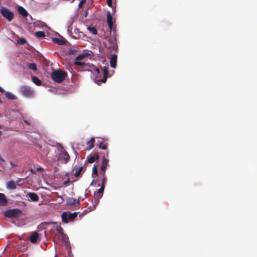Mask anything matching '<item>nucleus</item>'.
I'll return each instance as SVG.
<instances>
[{
  "label": "nucleus",
  "mask_w": 257,
  "mask_h": 257,
  "mask_svg": "<svg viewBox=\"0 0 257 257\" xmlns=\"http://www.w3.org/2000/svg\"><path fill=\"white\" fill-rule=\"evenodd\" d=\"M108 164V160L107 159L105 158V157H103V159L101 166V172L99 173L100 176H101V177L102 178L103 182H104L106 180L105 169Z\"/></svg>",
  "instance_id": "obj_8"
},
{
  "label": "nucleus",
  "mask_w": 257,
  "mask_h": 257,
  "mask_svg": "<svg viewBox=\"0 0 257 257\" xmlns=\"http://www.w3.org/2000/svg\"><path fill=\"white\" fill-rule=\"evenodd\" d=\"M99 156L97 153H94L93 155H88L87 157V160L88 163H92L95 161L98 160Z\"/></svg>",
  "instance_id": "obj_12"
},
{
  "label": "nucleus",
  "mask_w": 257,
  "mask_h": 257,
  "mask_svg": "<svg viewBox=\"0 0 257 257\" xmlns=\"http://www.w3.org/2000/svg\"><path fill=\"white\" fill-rule=\"evenodd\" d=\"M83 170V167H80L76 171L75 173V176L76 177H78L81 174L82 171Z\"/></svg>",
  "instance_id": "obj_30"
},
{
  "label": "nucleus",
  "mask_w": 257,
  "mask_h": 257,
  "mask_svg": "<svg viewBox=\"0 0 257 257\" xmlns=\"http://www.w3.org/2000/svg\"><path fill=\"white\" fill-rule=\"evenodd\" d=\"M26 42H27L26 40L24 38H23V37L20 38L17 40V43H18L20 44H22V45L25 44Z\"/></svg>",
  "instance_id": "obj_28"
},
{
  "label": "nucleus",
  "mask_w": 257,
  "mask_h": 257,
  "mask_svg": "<svg viewBox=\"0 0 257 257\" xmlns=\"http://www.w3.org/2000/svg\"><path fill=\"white\" fill-rule=\"evenodd\" d=\"M32 81L37 85L40 86L42 84L41 81L36 76H33L32 77Z\"/></svg>",
  "instance_id": "obj_21"
},
{
  "label": "nucleus",
  "mask_w": 257,
  "mask_h": 257,
  "mask_svg": "<svg viewBox=\"0 0 257 257\" xmlns=\"http://www.w3.org/2000/svg\"><path fill=\"white\" fill-rule=\"evenodd\" d=\"M7 203L8 201L5 195L3 193H0V205L5 206Z\"/></svg>",
  "instance_id": "obj_16"
},
{
  "label": "nucleus",
  "mask_w": 257,
  "mask_h": 257,
  "mask_svg": "<svg viewBox=\"0 0 257 257\" xmlns=\"http://www.w3.org/2000/svg\"><path fill=\"white\" fill-rule=\"evenodd\" d=\"M53 41L54 42H55L59 45H62L64 43L63 40H61L57 38H53Z\"/></svg>",
  "instance_id": "obj_27"
},
{
  "label": "nucleus",
  "mask_w": 257,
  "mask_h": 257,
  "mask_svg": "<svg viewBox=\"0 0 257 257\" xmlns=\"http://www.w3.org/2000/svg\"><path fill=\"white\" fill-rule=\"evenodd\" d=\"M78 212L69 213L63 212L61 215L62 220L65 223L73 221L78 215Z\"/></svg>",
  "instance_id": "obj_5"
},
{
  "label": "nucleus",
  "mask_w": 257,
  "mask_h": 257,
  "mask_svg": "<svg viewBox=\"0 0 257 257\" xmlns=\"http://www.w3.org/2000/svg\"><path fill=\"white\" fill-rule=\"evenodd\" d=\"M69 182H70L69 179H68L66 181H65L64 182V184L65 185H67L68 184V183H69Z\"/></svg>",
  "instance_id": "obj_36"
},
{
  "label": "nucleus",
  "mask_w": 257,
  "mask_h": 257,
  "mask_svg": "<svg viewBox=\"0 0 257 257\" xmlns=\"http://www.w3.org/2000/svg\"><path fill=\"white\" fill-rule=\"evenodd\" d=\"M107 23L111 32L113 28V19L109 12L107 13Z\"/></svg>",
  "instance_id": "obj_10"
},
{
  "label": "nucleus",
  "mask_w": 257,
  "mask_h": 257,
  "mask_svg": "<svg viewBox=\"0 0 257 257\" xmlns=\"http://www.w3.org/2000/svg\"><path fill=\"white\" fill-rule=\"evenodd\" d=\"M67 73L61 69L54 70L51 73L53 80L57 83H61L67 77Z\"/></svg>",
  "instance_id": "obj_2"
},
{
  "label": "nucleus",
  "mask_w": 257,
  "mask_h": 257,
  "mask_svg": "<svg viewBox=\"0 0 257 257\" xmlns=\"http://www.w3.org/2000/svg\"><path fill=\"white\" fill-rule=\"evenodd\" d=\"M108 49L110 50H114L115 52L117 50L118 46L116 42V39L114 37H110L108 40Z\"/></svg>",
  "instance_id": "obj_9"
},
{
  "label": "nucleus",
  "mask_w": 257,
  "mask_h": 257,
  "mask_svg": "<svg viewBox=\"0 0 257 257\" xmlns=\"http://www.w3.org/2000/svg\"><path fill=\"white\" fill-rule=\"evenodd\" d=\"M35 35L38 38H43L45 36V34L43 31H37L35 32Z\"/></svg>",
  "instance_id": "obj_23"
},
{
  "label": "nucleus",
  "mask_w": 257,
  "mask_h": 257,
  "mask_svg": "<svg viewBox=\"0 0 257 257\" xmlns=\"http://www.w3.org/2000/svg\"><path fill=\"white\" fill-rule=\"evenodd\" d=\"M99 148L102 150H106L107 149V144L104 143V142H101L99 145Z\"/></svg>",
  "instance_id": "obj_31"
},
{
  "label": "nucleus",
  "mask_w": 257,
  "mask_h": 257,
  "mask_svg": "<svg viewBox=\"0 0 257 257\" xmlns=\"http://www.w3.org/2000/svg\"><path fill=\"white\" fill-rule=\"evenodd\" d=\"M55 257H56V256Z\"/></svg>",
  "instance_id": "obj_43"
},
{
  "label": "nucleus",
  "mask_w": 257,
  "mask_h": 257,
  "mask_svg": "<svg viewBox=\"0 0 257 257\" xmlns=\"http://www.w3.org/2000/svg\"><path fill=\"white\" fill-rule=\"evenodd\" d=\"M22 211L20 209H9L5 212V215L9 218H16L22 214Z\"/></svg>",
  "instance_id": "obj_7"
},
{
  "label": "nucleus",
  "mask_w": 257,
  "mask_h": 257,
  "mask_svg": "<svg viewBox=\"0 0 257 257\" xmlns=\"http://www.w3.org/2000/svg\"><path fill=\"white\" fill-rule=\"evenodd\" d=\"M10 164H11V165L12 166V167H16V166H17V165L14 164L13 163V162H12V161H11V162H10Z\"/></svg>",
  "instance_id": "obj_38"
},
{
  "label": "nucleus",
  "mask_w": 257,
  "mask_h": 257,
  "mask_svg": "<svg viewBox=\"0 0 257 257\" xmlns=\"http://www.w3.org/2000/svg\"><path fill=\"white\" fill-rule=\"evenodd\" d=\"M110 64L111 67L115 68L117 64V55L115 54L111 55L110 59Z\"/></svg>",
  "instance_id": "obj_14"
},
{
  "label": "nucleus",
  "mask_w": 257,
  "mask_h": 257,
  "mask_svg": "<svg viewBox=\"0 0 257 257\" xmlns=\"http://www.w3.org/2000/svg\"><path fill=\"white\" fill-rule=\"evenodd\" d=\"M0 92H1L2 93L5 92L4 90L1 87H0Z\"/></svg>",
  "instance_id": "obj_40"
},
{
  "label": "nucleus",
  "mask_w": 257,
  "mask_h": 257,
  "mask_svg": "<svg viewBox=\"0 0 257 257\" xmlns=\"http://www.w3.org/2000/svg\"><path fill=\"white\" fill-rule=\"evenodd\" d=\"M20 91L24 96L27 97H32L34 95V91L28 86H22Z\"/></svg>",
  "instance_id": "obj_6"
},
{
  "label": "nucleus",
  "mask_w": 257,
  "mask_h": 257,
  "mask_svg": "<svg viewBox=\"0 0 257 257\" xmlns=\"http://www.w3.org/2000/svg\"><path fill=\"white\" fill-rule=\"evenodd\" d=\"M56 230L57 231L61 234L63 233V229L60 225H56Z\"/></svg>",
  "instance_id": "obj_32"
},
{
  "label": "nucleus",
  "mask_w": 257,
  "mask_h": 257,
  "mask_svg": "<svg viewBox=\"0 0 257 257\" xmlns=\"http://www.w3.org/2000/svg\"><path fill=\"white\" fill-rule=\"evenodd\" d=\"M61 239L62 242L65 243H67L68 241V238L64 233L61 234Z\"/></svg>",
  "instance_id": "obj_25"
},
{
  "label": "nucleus",
  "mask_w": 257,
  "mask_h": 257,
  "mask_svg": "<svg viewBox=\"0 0 257 257\" xmlns=\"http://www.w3.org/2000/svg\"><path fill=\"white\" fill-rule=\"evenodd\" d=\"M24 122H25L26 124H28V125H30V123L29 122V121H28V120H24Z\"/></svg>",
  "instance_id": "obj_41"
},
{
  "label": "nucleus",
  "mask_w": 257,
  "mask_h": 257,
  "mask_svg": "<svg viewBox=\"0 0 257 257\" xmlns=\"http://www.w3.org/2000/svg\"><path fill=\"white\" fill-rule=\"evenodd\" d=\"M87 29L93 35H96L97 33V31L94 27H88Z\"/></svg>",
  "instance_id": "obj_24"
},
{
  "label": "nucleus",
  "mask_w": 257,
  "mask_h": 257,
  "mask_svg": "<svg viewBox=\"0 0 257 257\" xmlns=\"http://www.w3.org/2000/svg\"><path fill=\"white\" fill-rule=\"evenodd\" d=\"M87 13H86V14H85V17L87 16Z\"/></svg>",
  "instance_id": "obj_42"
},
{
  "label": "nucleus",
  "mask_w": 257,
  "mask_h": 257,
  "mask_svg": "<svg viewBox=\"0 0 257 257\" xmlns=\"http://www.w3.org/2000/svg\"><path fill=\"white\" fill-rule=\"evenodd\" d=\"M94 143H95V139L94 138H92L90 139V140L87 142V145L88 146V150L91 149L94 147Z\"/></svg>",
  "instance_id": "obj_20"
},
{
  "label": "nucleus",
  "mask_w": 257,
  "mask_h": 257,
  "mask_svg": "<svg viewBox=\"0 0 257 257\" xmlns=\"http://www.w3.org/2000/svg\"><path fill=\"white\" fill-rule=\"evenodd\" d=\"M102 195L96 194V193L94 192V199H93L94 205L92 207V208L91 207H89L90 208H91V210H93L95 208L96 205H97L98 203V202L99 201V199H100V198H101L102 197Z\"/></svg>",
  "instance_id": "obj_13"
},
{
  "label": "nucleus",
  "mask_w": 257,
  "mask_h": 257,
  "mask_svg": "<svg viewBox=\"0 0 257 257\" xmlns=\"http://www.w3.org/2000/svg\"><path fill=\"white\" fill-rule=\"evenodd\" d=\"M106 1H107V5L109 7H112V0H106Z\"/></svg>",
  "instance_id": "obj_35"
},
{
  "label": "nucleus",
  "mask_w": 257,
  "mask_h": 257,
  "mask_svg": "<svg viewBox=\"0 0 257 257\" xmlns=\"http://www.w3.org/2000/svg\"><path fill=\"white\" fill-rule=\"evenodd\" d=\"M104 182H103V180L102 179V186L101 187H100V188H99L98 190H97V194H99V195H102V193L104 191Z\"/></svg>",
  "instance_id": "obj_22"
},
{
  "label": "nucleus",
  "mask_w": 257,
  "mask_h": 257,
  "mask_svg": "<svg viewBox=\"0 0 257 257\" xmlns=\"http://www.w3.org/2000/svg\"><path fill=\"white\" fill-rule=\"evenodd\" d=\"M43 171V169L42 167H39L37 168V171Z\"/></svg>",
  "instance_id": "obj_39"
},
{
  "label": "nucleus",
  "mask_w": 257,
  "mask_h": 257,
  "mask_svg": "<svg viewBox=\"0 0 257 257\" xmlns=\"http://www.w3.org/2000/svg\"><path fill=\"white\" fill-rule=\"evenodd\" d=\"M18 10L19 13L24 17H27L28 15L27 11L22 7H19Z\"/></svg>",
  "instance_id": "obj_18"
},
{
  "label": "nucleus",
  "mask_w": 257,
  "mask_h": 257,
  "mask_svg": "<svg viewBox=\"0 0 257 257\" xmlns=\"http://www.w3.org/2000/svg\"><path fill=\"white\" fill-rule=\"evenodd\" d=\"M28 196L29 197V198L31 199V200L33 201L37 202L39 199V196L36 193H34V192L29 193L28 194Z\"/></svg>",
  "instance_id": "obj_15"
},
{
  "label": "nucleus",
  "mask_w": 257,
  "mask_h": 257,
  "mask_svg": "<svg viewBox=\"0 0 257 257\" xmlns=\"http://www.w3.org/2000/svg\"><path fill=\"white\" fill-rule=\"evenodd\" d=\"M85 3H86V0H81V1L79 2V5H78V7H79V8H81L82 7V6H83L84 4H85Z\"/></svg>",
  "instance_id": "obj_34"
},
{
  "label": "nucleus",
  "mask_w": 257,
  "mask_h": 257,
  "mask_svg": "<svg viewBox=\"0 0 257 257\" xmlns=\"http://www.w3.org/2000/svg\"><path fill=\"white\" fill-rule=\"evenodd\" d=\"M30 171L33 174H36V171L34 170L33 169H31L30 170Z\"/></svg>",
  "instance_id": "obj_37"
},
{
  "label": "nucleus",
  "mask_w": 257,
  "mask_h": 257,
  "mask_svg": "<svg viewBox=\"0 0 257 257\" xmlns=\"http://www.w3.org/2000/svg\"><path fill=\"white\" fill-rule=\"evenodd\" d=\"M87 56V53H84L78 55L75 59L74 64L80 66L81 68H75L78 71H91L94 74L96 75V78L95 79L96 83L98 85H100L101 83H105L107 78L108 76V70L107 67H104L103 69V76L101 78V74L100 70L98 68L96 67L92 64L89 63H86L83 60Z\"/></svg>",
  "instance_id": "obj_1"
},
{
  "label": "nucleus",
  "mask_w": 257,
  "mask_h": 257,
  "mask_svg": "<svg viewBox=\"0 0 257 257\" xmlns=\"http://www.w3.org/2000/svg\"><path fill=\"white\" fill-rule=\"evenodd\" d=\"M28 67L30 69L34 71H36L37 69V66L35 63L28 64Z\"/></svg>",
  "instance_id": "obj_26"
},
{
  "label": "nucleus",
  "mask_w": 257,
  "mask_h": 257,
  "mask_svg": "<svg viewBox=\"0 0 257 257\" xmlns=\"http://www.w3.org/2000/svg\"><path fill=\"white\" fill-rule=\"evenodd\" d=\"M66 203L69 205H73L76 204H79L80 200L79 199H76L72 197H68L66 199Z\"/></svg>",
  "instance_id": "obj_11"
},
{
  "label": "nucleus",
  "mask_w": 257,
  "mask_h": 257,
  "mask_svg": "<svg viewBox=\"0 0 257 257\" xmlns=\"http://www.w3.org/2000/svg\"><path fill=\"white\" fill-rule=\"evenodd\" d=\"M7 188L10 189H15L16 188V184L14 181H10L7 184Z\"/></svg>",
  "instance_id": "obj_19"
},
{
  "label": "nucleus",
  "mask_w": 257,
  "mask_h": 257,
  "mask_svg": "<svg viewBox=\"0 0 257 257\" xmlns=\"http://www.w3.org/2000/svg\"><path fill=\"white\" fill-rule=\"evenodd\" d=\"M92 173L93 174H94L95 176L98 175L97 166L96 165H94L93 167Z\"/></svg>",
  "instance_id": "obj_33"
},
{
  "label": "nucleus",
  "mask_w": 257,
  "mask_h": 257,
  "mask_svg": "<svg viewBox=\"0 0 257 257\" xmlns=\"http://www.w3.org/2000/svg\"><path fill=\"white\" fill-rule=\"evenodd\" d=\"M60 151L57 155V160L62 164L67 163L70 160V156L67 151L65 150L63 147L60 145Z\"/></svg>",
  "instance_id": "obj_3"
},
{
  "label": "nucleus",
  "mask_w": 257,
  "mask_h": 257,
  "mask_svg": "<svg viewBox=\"0 0 257 257\" xmlns=\"http://www.w3.org/2000/svg\"><path fill=\"white\" fill-rule=\"evenodd\" d=\"M0 13L9 22L12 21L14 18L13 12L7 8L2 7L0 10Z\"/></svg>",
  "instance_id": "obj_4"
},
{
  "label": "nucleus",
  "mask_w": 257,
  "mask_h": 257,
  "mask_svg": "<svg viewBox=\"0 0 257 257\" xmlns=\"http://www.w3.org/2000/svg\"><path fill=\"white\" fill-rule=\"evenodd\" d=\"M6 95L10 99H15L16 98V96L10 92H7Z\"/></svg>",
  "instance_id": "obj_29"
},
{
  "label": "nucleus",
  "mask_w": 257,
  "mask_h": 257,
  "mask_svg": "<svg viewBox=\"0 0 257 257\" xmlns=\"http://www.w3.org/2000/svg\"><path fill=\"white\" fill-rule=\"evenodd\" d=\"M38 236L39 235L37 232H34L30 237V241L33 243H35L37 241Z\"/></svg>",
  "instance_id": "obj_17"
}]
</instances>
